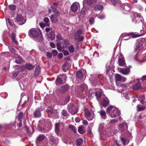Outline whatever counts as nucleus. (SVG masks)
<instances>
[{
  "instance_id": "nucleus-12",
  "label": "nucleus",
  "mask_w": 146,
  "mask_h": 146,
  "mask_svg": "<svg viewBox=\"0 0 146 146\" xmlns=\"http://www.w3.org/2000/svg\"><path fill=\"white\" fill-rule=\"evenodd\" d=\"M118 70L119 72L124 75L128 74L130 71L129 68H118Z\"/></svg>"
},
{
  "instance_id": "nucleus-63",
  "label": "nucleus",
  "mask_w": 146,
  "mask_h": 146,
  "mask_svg": "<svg viewBox=\"0 0 146 146\" xmlns=\"http://www.w3.org/2000/svg\"><path fill=\"white\" fill-rule=\"evenodd\" d=\"M50 45L51 47L52 48H54L55 47V45L53 42H51L50 43Z\"/></svg>"
},
{
  "instance_id": "nucleus-47",
  "label": "nucleus",
  "mask_w": 146,
  "mask_h": 146,
  "mask_svg": "<svg viewBox=\"0 0 146 146\" xmlns=\"http://www.w3.org/2000/svg\"><path fill=\"white\" fill-rule=\"evenodd\" d=\"M23 116V113L20 112L18 116V119L19 121H22V117Z\"/></svg>"
},
{
  "instance_id": "nucleus-46",
  "label": "nucleus",
  "mask_w": 146,
  "mask_h": 146,
  "mask_svg": "<svg viewBox=\"0 0 146 146\" xmlns=\"http://www.w3.org/2000/svg\"><path fill=\"white\" fill-rule=\"evenodd\" d=\"M9 9L12 10H14L16 9V7L14 5H10L9 6Z\"/></svg>"
},
{
  "instance_id": "nucleus-22",
  "label": "nucleus",
  "mask_w": 146,
  "mask_h": 146,
  "mask_svg": "<svg viewBox=\"0 0 146 146\" xmlns=\"http://www.w3.org/2000/svg\"><path fill=\"white\" fill-rule=\"evenodd\" d=\"M65 80H62L60 78L58 77L56 79L55 82L56 85H58L60 84H62V83H65Z\"/></svg>"
},
{
  "instance_id": "nucleus-31",
  "label": "nucleus",
  "mask_w": 146,
  "mask_h": 146,
  "mask_svg": "<svg viewBox=\"0 0 146 146\" xmlns=\"http://www.w3.org/2000/svg\"><path fill=\"white\" fill-rule=\"evenodd\" d=\"M24 68H27L28 70H31L33 68V66L29 64H27L23 66Z\"/></svg>"
},
{
  "instance_id": "nucleus-9",
  "label": "nucleus",
  "mask_w": 146,
  "mask_h": 146,
  "mask_svg": "<svg viewBox=\"0 0 146 146\" xmlns=\"http://www.w3.org/2000/svg\"><path fill=\"white\" fill-rule=\"evenodd\" d=\"M96 0H84L82 3L83 6L85 7L86 5L92 6L96 3Z\"/></svg>"
},
{
  "instance_id": "nucleus-5",
  "label": "nucleus",
  "mask_w": 146,
  "mask_h": 146,
  "mask_svg": "<svg viewBox=\"0 0 146 146\" xmlns=\"http://www.w3.org/2000/svg\"><path fill=\"white\" fill-rule=\"evenodd\" d=\"M80 7V5L79 3L75 2L73 3L70 7V10L73 13V16L77 14V11L78 8Z\"/></svg>"
},
{
  "instance_id": "nucleus-38",
  "label": "nucleus",
  "mask_w": 146,
  "mask_h": 146,
  "mask_svg": "<svg viewBox=\"0 0 146 146\" xmlns=\"http://www.w3.org/2000/svg\"><path fill=\"white\" fill-rule=\"evenodd\" d=\"M62 43L63 44V47L65 48L67 47L69 42L68 40L65 39L63 40Z\"/></svg>"
},
{
  "instance_id": "nucleus-52",
  "label": "nucleus",
  "mask_w": 146,
  "mask_h": 146,
  "mask_svg": "<svg viewBox=\"0 0 146 146\" xmlns=\"http://www.w3.org/2000/svg\"><path fill=\"white\" fill-rule=\"evenodd\" d=\"M39 50L43 53H45V50L44 48L41 46H38Z\"/></svg>"
},
{
  "instance_id": "nucleus-57",
  "label": "nucleus",
  "mask_w": 146,
  "mask_h": 146,
  "mask_svg": "<svg viewBox=\"0 0 146 146\" xmlns=\"http://www.w3.org/2000/svg\"><path fill=\"white\" fill-rule=\"evenodd\" d=\"M19 74V71L16 72H15L13 73V76L14 78H15Z\"/></svg>"
},
{
  "instance_id": "nucleus-25",
  "label": "nucleus",
  "mask_w": 146,
  "mask_h": 146,
  "mask_svg": "<svg viewBox=\"0 0 146 146\" xmlns=\"http://www.w3.org/2000/svg\"><path fill=\"white\" fill-rule=\"evenodd\" d=\"M33 115L35 117H40L41 115L40 109H36L33 113Z\"/></svg>"
},
{
  "instance_id": "nucleus-53",
  "label": "nucleus",
  "mask_w": 146,
  "mask_h": 146,
  "mask_svg": "<svg viewBox=\"0 0 146 146\" xmlns=\"http://www.w3.org/2000/svg\"><path fill=\"white\" fill-rule=\"evenodd\" d=\"M57 5V3L56 2H54L53 3V6H51V8L53 10V11H54V10H55V9H56Z\"/></svg>"
},
{
  "instance_id": "nucleus-18",
  "label": "nucleus",
  "mask_w": 146,
  "mask_h": 146,
  "mask_svg": "<svg viewBox=\"0 0 146 146\" xmlns=\"http://www.w3.org/2000/svg\"><path fill=\"white\" fill-rule=\"evenodd\" d=\"M104 99L102 100V101L101 102L103 106H108L109 103V101L108 98L106 97H104Z\"/></svg>"
},
{
  "instance_id": "nucleus-59",
  "label": "nucleus",
  "mask_w": 146,
  "mask_h": 146,
  "mask_svg": "<svg viewBox=\"0 0 146 146\" xmlns=\"http://www.w3.org/2000/svg\"><path fill=\"white\" fill-rule=\"evenodd\" d=\"M46 55L49 58H51L52 57V54L50 52H48L46 53Z\"/></svg>"
},
{
  "instance_id": "nucleus-30",
  "label": "nucleus",
  "mask_w": 146,
  "mask_h": 146,
  "mask_svg": "<svg viewBox=\"0 0 146 146\" xmlns=\"http://www.w3.org/2000/svg\"><path fill=\"white\" fill-rule=\"evenodd\" d=\"M100 114L101 117L102 119H106V113L104 111L101 110L100 111L98 112Z\"/></svg>"
},
{
  "instance_id": "nucleus-41",
  "label": "nucleus",
  "mask_w": 146,
  "mask_h": 146,
  "mask_svg": "<svg viewBox=\"0 0 146 146\" xmlns=\"http://www.w3.org/2000/svg\"><path fill=\"white\" fill-rule=\"evenodd\" d=\"M137 108L138 111H141L145 109V108L142 106H140L139 105H137Z\"/></svg>"
},
{
  "instance_id": "nucleus-34",
  "label": "nucleus",
  "mask_w": 146,
  "mask_h": 146,
  "mask_svg": "<svg viewBox=\"0 0 146 146\" xmlns=\"http://www.w3.org/2000/svg\"><path fill=\"white\" fill-rule=\"evenodd\" d=\"M103 7L101 5H96L94 9L95 10H100L101 11L102 10Z\"/></svg>"
},
{
  "instance_id": "nucleus-1",
  "label": "nucleus",
  "mask_w": 146,
  "mask_h": 146,
  "mask_svg": "<svg viewBox=\"0 0 146 146\" xmlns=\"http://www.w3.org/2000/svg\"><path fill=\"white\" fill-rule=\"evenodd\" d=\"M29 35L30 37L33 38L37 41H41L43 39L41 32L39 29H31L29 31Z\"/></svg>"
},
{
  "instance_id": "nucleus-44",
  "label": "nucleus",
  "mask_w": 146,
  "mask_h": 146,
  "mask_svg": "<svg viewBox=\"0 0 146 146\" xmlns=\"http://www.w3.org/2000/svg\"><path fill=\"white\" fill-rule=\"evenodd\" d=\"M140 47V45L139 43L138 42L137 43L134 47V50L135 51H137L139 48Z\"/></svg>"
},
{
  "instance_id": "nucleus-23",
  "label": "nucleus",
  "mask_w": 146,
  "mask_h": 146,
  "mask_svg": "<svg viewBox=\"0 0 146 146\" xmlns=\"http://www.w3.org/2000/svg\"><path fill=\"white\" fill-rule=\"evenodd\" d=\"M40 72V66H38L36 67L35 71L34 76H37L39 74Z\"/></svg>"
},
{
  "instance_id": "nucleus-6",
  "label": "nucleus",
  "mask_w": 146,
  "mask_h": 146,
  "mask_svg": "<svg viewBox=\"0 0 146 146\" xmlns=\"http://www.w3.org/2000/svg\"><path fill=\"white\" fill-rule=\"evenodd\" d=\"M68 109L69 112L72 115L75 114L78 111L77 107L72 104L68 105Z\"/></svg>"
},
{
  "instance_id": "nucleus-28",
  "label": "nucleus",
  "mask_w": 146,
  "mask_h": 146,
  "mask_svg": "<svg viewBox=\"0 0 146 146\" xmlns=\"http://www.w3.org/2000/svg\"><path fill=\"white\" fill-rule=\"evenodd\" d=\"M69 68L70 65L68 63H65L62 66L63 70L64 72H66V70H68Z\"/></svg>"
},
{
  "instance_id": "nucleus-27",
  "label": "nucleus",
  "mask_w": 146,
  "mask_h": 146,
  "mask_svg": "<svg viewBox=\"0 0 146 146\" xmlns=\"http://www.w3.org/2000/svg\"><path fill=\"white\" fill-rule=\"evenodd\" d=\"M60 124L59 123H56L55 125V131L57 135L59 134L60 130Z\"/></svg>"
},
{
  "instance_id": "nucleus-60",
  "label": "nucleus",
  "mask_w": 146,
  "mask_h": 146,
  "mask_svg": "<svg viewBox=\"0 0 146 146\" xmlns=\"http://www.w3.org/2000/svg\"><path fill=\"white\" fill-rule=\"evenodd\" d=\"M82 123L84 125H88V121L86 120H84L82 122Z\"/></svg>"
},
{
  "instance_id": "nucleus-55",
  "label": "nucleus",
  "mask_w": 146,
  "mask_h": 146,
  "mask_svg": "<svg viewBox=\"0 0 146 146\" xmlns=\"http://www.w3.org/2000/svg\"><path fill=\"white\" fill-rule=\"evenodd\" d=\"M104 127V125L103 124H101L100 125L99 127V131L100 132L102 129H103V127Z\"/></svg>"
},
{
  "instance_id": "nucleus-16",
  "label": "nucleus",
  "mask_w": 146,
  "mask_h": 146,
  "mask_svg": "<svg viewBox=\"0 0 146 146\" xmlns=\"http://www.w3.org/2000/svg\"><path fill=\"white\" fill-rule=\"evenodd\" d=\"M133 59L135 60L140 63L143 62L145 61V60H143L141 58V56H140L138 53L134 57Z\"/></svg>"
},
{
  "instance_id": "nucleus-49",
  "label": "nucleus",
  "mask_w": 146,
  "mask_h": 146,
  "mask_svg": "<svg viewBox=\"0 0 146 146\" xmlns=\"http://www.w3.org/2000/svg\"><path fill=\"white\" fill-rule=\"evenodd\" d=\"M62 114L63 115L65 116H68V113L67 111L65 110H63L62 112Z\"/></svg>"
},
{
  "instance_id": "nucleus-8",
  "label": "nucleus",
  "mask_w": 146,
  "mask_h": 146,
  "mask_svg": "<svg viewBox=\"0 0 146 146\" xmlns=\"http://www.w3.org/2000/svg\"><path fill=\"white\" fill-rule=\"evenodd\" d=\"M84 111L86 118L88 120H92L95 118V115L94 113H90L88 109H85Z\"/></svg>"
},
{
  "instance_id": "nucleus-11",
  "label": "nucleus",
  "mask_w": 146,
  "mask_h": 146,
  "mask_svg": "<svg viewBox=\"0 0 146 146\" xmlns=\"http://www.w3.org/2000/svg\"><path fill=\"white\" fill-rule=\"evenodd\" d=\"M128 126L125 123L121 124L119 126V130L121 132H125L127 130Z\"/></svg>"
},
{
  "instance_id": "nucleus-7",
  "label": "nucleus",
  "mask_w": 146,
  "mask_h": 146,
  "mask_svg": "<svg viewBox=\"0 0 146 146\" xmlns=\"http://www.w3.org/2000/svg\"><path fill=\"white\" fill-rule=\"evenodd\" d=\"M53 12L54 14L51 15L50 19L52 22L54 23H56L58 21V18L60 15V13L59 11L56 9L54 10Z\"/></svg>"
},
{
  "instance_id": "nucleus-10",
  "label": "nucleus",
  "mask_w": 146,
  "mask_h": 146,
  "mask_svg": "<svg viewBox=\"0 0 146 146\" xmlns=\"http://www.w3.org/2000/svg\"><path fill=\"white\" fill-rule=\"evenodd\" d=\"M16 21L20 25H22L25 23L26 21V20L21 15L19 14L17 15L16 18Z\"/></svg>"
},
{
  "instance_id": "nucleus-20",
  "label": "nucleus",
  "mask_w": 146,
  "mask_h": 146,
  "mask_svg": "<svg viewBox=\"0 0 146 146\" xmlns=\"http://www.w3.org/2000/svg\"><path fill=\"white\" fill-rule=\"evenodd\" d=\"M121 93L123 94V96L126 100H128L129 99L130 97L128 94V92L125 91L124 90L121 91Z\"/></svg>"
},
{
  "instance_id": "nucleus-3",
  "label": "nucleus",
  "mask_w": 146,
  "mask_h": 146,
  "mask_svg": "<svg viewBox=\"0 0 146 146\" xmlns=\"http://www.w3.org/2000/svg\"><path fill=\"white\" fill-rule=\"evenodd\" d=\"M84 34V33L81 29H79L77 31L74 35V38L76 40L80 42L84 38L83 36H81Z\"/></svg>"
},
{
  "instance_id": "nucleus-48",
  "label": "nucleus",
  "mask_w": 146,
  "mask_h": 146,
  "mask_svg": "<svg viewBox=\"0 0 146 146\" xmlns=\"http://www.w3.org/2000/svg\"><path fill=\"white\" fill-rule=\"evenodd\" d=\"M9 48L11 52L13 53H15V50L14 47L11 46H9Z\"/></svg>"
},
{
  "instance_id": "nucleus-13",
  "label": "nucleus",
  "mask_w": 146,
  "mask_h": 146,
  "mask_svg": "<svg viewBox=\"0 0 146 146\" xmlns=\"http://www.w3.org/2000/svg\"><path fill=\"white\" fill-rule=\"evenodd\" d=\"M115 79L116 81H120L123 82L126 81V79L125 77L122 76L119 74H116L115 76Z\"/></svg>"
},
{
  "instance_id": "nucleus-21",
  "label": "nucleus",
  "mask_w": 146,
  "mask_h": 146,
  "mask_svg": "<svg viewBox=\"0 0 146 146\" xmlns=\"http://www.w3.org/2000/svg\"><path fill=\"white\" fill-rule=\"evenodd\" d=\"M81 88L82 90L83 94H84L86 93V91L88 89V86L86 84H82L81 86Z\"/></svg>"
},
{
  "instance_id": "nucleus-45",
  "label": "nucleus",
  "mask_w": 146,
  "mask_h": 146,
  "mask_svg": "<svg viewBox=\"0 0 146 146\" xmlns=\"http://www.w3.org/2000/svg\"><path fill=\"white\" fill-rule=\"evenodd\" d=\"M11 37L13 41L15 43H17V42L15 40V35L13 33Z\"/></svg>"
},
{
  "instance_id": "nucleus-14",
  "label": "nucleus",
  "mask_w": 146,
  "mask_h": 146,
  "mask_svg": "<svg viewBox=\"0 0 146 146\" xmlns=\"http://www.w3.org/2000/svg\"><path fill=\"white\" fill-rule=\"evenodd\" d=\"M118 63L119 66L124 67L126 66L124 59L121 54L120 55L119 58L118 59Z\"/></svg>"
},
{
  "instance_id": "nucleus-36",
  "label": "nucleus",
  "mask_w": 146,
  "mask_h": 146,
  "mask_svg": "<svg viewBox=\"0 0 146 146\" xmlns=\"http://www.w3.org/2000/svg\"><path fill=\"white\" fill-rule=\"evenodd\" d=\"M121 140L124 145H126L129 143V140L124 138H121Z\"/></svg>"
},
{
  "instance_id": "nucleus-29",
  "label": "nucleus",
  "mask_w": 146,
  "mask_h": 146,
  "mask_svg": "<svg viewBox=\"0 0 146 146\" xmlns=\"http://www.w3.org/2000/svg\"><path fill=\"white\" fill-rule=\"evenodd\" d=\"M61 41L58 42L56 44L57 49L58 50L60 51H61L64 49L63 47L62 48V47L61 46Z\"/></svg>"
},
{
  "instance_id": "nucleus-62",
  "label": "nucleus",
  "mask_w": 146,
  "mask_h": 146,
  "mask_svg": "<svg viewBox=\"0 0 146 146\" xmlns=\"http://www.w3.org/2000/svg\"><path fill=\"white\" fill-rule=\"evenodd\" d=\"M58 57L59 58H61L63 57V54L62 53H59L58 55Z\"/></svg>"
},
{
  "instance_id": "nucleus-58",
  "label": "nucleus",
  "mask_w": 146,
  "mask_h": 146,
  "mask_svg": "<svg viewBox=\"0 0 146 146\" xmlns=\"http://www.w3.org/2000/svg\"><path fill=\"white\" fill-rule=\"evenodd\" d=\"M124 9L127 11H129L130 10V8L127 5H125L124 7Z\"/></svg>"
},
{
  "instance_id": "nucleus-56",
  "label": "nucleus",
  "mask_w": 146,
  "mask_h": 146,
  "mask_svg": "<svg viewBox=\"0 0 146 146\" xmlns=\"http://www.w3.org/2000/svg\"><path fill=\"white\" fill-rule=\"evenodd\" d=\"M134 17H136H136L138 19L139 18L141 17V15L140 13L137 14V12H136L134 13Z\"/></svg>"
},
{
  "instance_id": "nucleus-50",
  "label": "nucleus",
  "mask_w": 146,
  "mask_h": 146,
  "mask_svg": "<svg viewBox=\"0 0 146 146\" xmlns=\"http://www.w3.org/2000/svg\"><path fill=\"white\" fill-rule=\"evenodd\" d=\"M52 54L53 56H56L58 53V51L56 50H53L52 52Z\"/></svg>"
},
{
  "instance_id": "nucleus-51",
  "label": "nucleus",
  "mask_w": 146,
  "mask_h": 146,
  "mask_svg": "<svg viewBox=\"0 0 146 146\" xmlns=\"http://www.w3.org/2000/svg\"><path fill=\"white\" fill-rule=\"evenodd\" d=\"M56 38H57L60 40H62V35L59 33H58L56 36Z\"/></svg>"
},
{
  "instance_id": "nucleus-33",
  "label": "nucleus",
  "mask_w": 146,
  "mask_h": 146,
  "mask_svg": "<svg viewBox=\"0 0 146 146\" xmlns=\"http://www.w3.org/2000/svg\"><path fill=\"white\" fill-rule=\"evenodd\" d=\"M83 141V140L81 138H78L76 141V145L78 146H80L82 144Z\"/></svg>"
},
{
  "instance_id": "nucleus-40",
  "label": "nucleus",
  "mask_w": 146,
  "mask_h": 146,
  "mask_svg": "<svg viewBox=\"0 0 146 146\" xmlns=\"http://www.w3.org/2000/svg\"><path fill=\"white\" fill-rule=\"evenodd\" d=\"M47 111L48 114H51L53 113V110L51 107H48L47 108Z\"/></svg>"
},
{
  "instance_id": "nucleus-15",
  "label": "nucleus",
  "mask_w": 146,
  "mask_h": 146,
  "mask_svg": "<svg viewBox=\"0 0 146 146\" xmlns=\"http://www.w3.org/2000/svg\"><path fill=\"white\" fill-rule=\"evenodd\" d=\"M92 95H94V96H96L97 99L100 102H101V98H104V97H103V95H102V96H101V94L100 92H93Z\"/></svg>"
},
{
  "instance_id": "nucleus-17",
  "label": "nucleus",
  "mask_w": 146,
  "mask_h": 146,
  "mask_svg": "<svg viewBox=\"0 0 146 146\" xmlns=\"http://www.w3.org/2000/svg\"><path fill=\"white\" fill-rule=\"evenodd\" d=\"M86 72V70L84 69L83 70V72L80 71L77 72L76 74L77 78L80 79H82L83 77V74H85Z\"/></svg>"
},
{
  "instance_id": "nucleus-37",
  "label": "nucleus",
  "mask_w": 146,
  "mask_h": 146,
  "mask_svg": "<svg viewBox=\"0 0 146 146\" xmlns=\"http://www.w3.org/2000/svg\"><path fill=\"white\" fill-rule=\"evenodd\" d=\"M23 61V60L19 56L16 58L15 59V62L18 64H20Z\"/></svg>"
},
{
  "instance_id": "nucleus-19",
  "label": "nucleus",
  "mask_w": 146,
  "mask_h": 146,
  "mask_svg": "<svg viewBox=\"0 0 146 146\" xmlns=\"http://www.w3.org/2000/svg\"><path fill=\"white\" fill-rule=\"evenodd\" d=\"M47 37L50 38L51 40H54L55 37V35L54 34V31H52L48 34H47Z\"/></svg>"
},
{
  "instance_id": "nucleus-43",
  "label": "nucleus",
  "mask_w": 146,
  "mask_h": 146,
  "mask_svg": "<svg viewBox=\"0 0 146 146\" xmlns=\"http://www.w3.org/2000/svg\"><path fill=\"white\" fill-rule=\"evenodd\" d=\"M69 128L72 130L74 133L76 132V130L74 126L72 125H70L69 126Z\"/></svg>"
},
{
  "instance_id": "nucleus-54",
  "label": "nucleus",
  "mask_w": 146,
  "mask_h": 146,
  "mask_svg": "<svg viewBox=\"0 0 146 146\" xmlns=\"http://www.w3.org/2000/svg\"><path fill=\"white\" fill-rule=\"evenodd\" d=\"M90 23L91 24H93L94 23V19L93 17H91L89 20Z\"/></svg>"
},
{
  "instance_id": "nucleus-2",
  "label": "nucleus",
  "mask_w": 146,
  "mask_h": 146,
  "mask_svg": "<svg viewBox=\"0 0 146 146\" xmlns=\"http://www.w3.org/2000/svg\"><path fill=\"white\" fill-rule=\"evenodd\" d=\"M107 112L110 116L112 118H115L120 115V111L114 106H111L106 110Z\"/></svg>"
},
{
  "instance_id": "nucleus-4",
  "label": "nucleus",
  "mask_w": 146,
  "mask_h": 146,
  "mask_svg": "<svg viewBox=\"0 0 146 146\" xmlns=\"http://www.w3.org/2000/svg\"><path fill=\"white\" fill-rule=\"evenodd\" d=\"M144 35L143 33H141L139 34L137 33H131L128 34H126L124 36V34H122L121 36L123 37V39L125 40H128L130 37L132 38H135L137 37H139L143 36Z\"/></svg>"
},
{
  "instance_id": "nucleus-39",
  "label": "nucleus",
  "mask_w": 146,
  "mask_h": 146,
  "mask_svg": "<svg viewBox=\"0 0 146 146\" xmlns=\"http://www.w3.org/2000/svg\"><path fill=\"white\" fill-rule=\"evenodd\" d=\"M78 132L81 134H82L84 133V131L82 126L79 127L78 129Z\"/></svg>"
},
{
  "instance_id": "nucleus-64",
  "label": "nucleus",
  "mask_w": 146,
  "mask_h": 146,
  "mask_svg": "<svg viewBox=\"0 0 146 146\" xmlns=\"http://www.w3.org/2000/svg\"><path fill=\"white\" fill-rule=\"evenodd\" d=\"M44 21L45 22L47 23L49 21V19L47 17L44 18Z\"/></svg>"
},
{
  "instance_id": "nucleus-61",
  "label": "nucleus",
  "mask_w": 146,
  "mask_h": 146,
  "mask_svg": "<svg viewBox=\"0 0 146 146\" xmlns=\"http://www.w3.org/2000/svg\"><path fill=\"white\" fill-rule=\"evenodd\" d=\"M143 28L144 30L143 31H145V33L144 34H145L146 33V24L143 25Z\"/></svg>"
},
{
  "instance_id": "nucleus-26",
  "label": "nucleus",
  "mask_w": 146,
  "mask_h": 146,
  "mask_svg": "<svg viewBox=\"0 0 146 146\" xmlns=\"http://www.w3.org/2000/svg\"><path fill=\"white\" fill-rule=\"evenodd\" d=\"M133 88L135 90H139L141 89V85L139 83H138L133 86Z\"/></svg>"
},
{
  "instance_id": "nucleus-32",
  "label": "nucleus",
  "mask_w": 146,
  "mask_h": 146,
  "mask_svg": "<svg viewBox=\"0 0 146 146\" xmlns=\"http://www.w3.org/2000/svg\"><path fill=\"white\" fill-rule=\"evenodd\" d=\"M45 138V136L43 135H39L36 137V141H41Z\"/></svg>"
},
{
  "instance_id": "nucleus-35",
  "label": "nucleus",
  "mask_w": 146,
  "mask_h": 146,
  "mask_svg": "<svg viewBox=\"0 0 146 146\" xmlns=\"http://www.w3.org/2000/svg\"><path fill=\"white\" fill-rule=\"evenodd\" d=\"M70 99V97L69 96H67L65 97L63 99L64 104H66L69 101Z\"/></svg>"
},
{
  "instance_id": "nucleus-42",
  "label": "nucleus",
  "mask_w": 146,
  "mask_h": 146,
  "mask_svg": "<svg viewBox=\"0 0 146 146\" xmlns=\"http://www.w3.org/2000/svg\"><path fill=\"white\" fill-rule=\"evenodd\" d=\"M68 50L70 52H73L74 51V48L72 45H71L68 47Z\"/></svg>"
},
{
  "instance_id": "nucleus-24",
  "label": "nucleus",
  "mask_w": 146,
  "mask_h": 146,
  "mask_svg": "<svg viewBox=\"0 0 146 146\" xmlns=\"http://www.w3.org/2000/svg\"><path fill=\"white\" fill-rule=\"evenodd\" d=\"M68 86L67 85H64L62 86L60 90V92L61 93H65L68 89Z\"/></svg>"
}]
</instances>
